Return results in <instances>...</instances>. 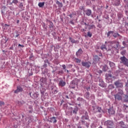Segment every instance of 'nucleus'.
Instances as JSON below:
<instances>
[{
    "label": "nucleus",
    "mask_w": 128,
    "mask_h": 128,
    "mask_svg": "<svg viewBox=\"0 0 128 128\" xmlns=\"http://www.w3.org/2000/svg\"><path fill=\"white\" fill-rule=\"evenodd\" d=\"M38 96H40V94H36V93H34L32 94V98H34V100H36L38 98Z\"/></svg>",
    "instance_id": "dca6fc26"
},
{
    "label": "nucleus",
    "mask_w": 128,
    "mask_h": 128,
    "mask_svg": "<svg viewBox=\"0 0 128 128\" xmlns=\"http://www.w3.org/2000/svg\"><path fill=\"white\" fill-rule=\"evenodd\" d=\"M122 44H124V46H126V42H123Z\"/></svg>",
    "instance_id": "3c124183"
},
{
    "label": "nucleus",
    "mask_w": 128,
    "mask_h": 128,
    "mask_svg": "<svg viewBox=\"0 0 128 128\" xmlns=\"http://www.w3.org/2000/svg\"><path fill=\"white\" fill-rule=\"evenodd\" d=\"M78 79H74V80H73L72 82V84H70V88H74L76 86H78Z\"/></svg>",
    "instance_id": "39448f33"
},
{
    "label": "nucleus",
    "mask_w": 128,
    "mask_h": 128,
    "mask_svg": "<svg viewBox=\"0 0 128 128\" xmlns=\"http://www.w3.org/2000/svg\"><path fill=\"white\" fill-rule=\"evenodd\" d=\"M85 12L86 16H92V10L90 9H88L87 10H86L85 11Z\"/></svg>",
    "instance_id": "ddd939ff"
},
{
    "label": "nucleus",
    "mask_w": 128,
    "mask_h": 128,
    "mask_svg": "<svg viewBox=\"0 0 128 128\" xmlns=\"http://www.w3.org/2000/svg\"><path fill=\"white\" fill-rule=\"evenodd\" d=\"M12 2L13 4H18V0H13Z\"/></svg>",
    "instance_id": "473e14b6"
},
{
    "label": "nucleus",
    "mask_w": 128,
    "mask_h": 128,
    "mask_svg": "<svg viewBox=\"0 0 128 128\" xmlns=\"http://www.w3.org/2000/svg\"><path fill=\"white\" fill-rule=\"evenodd\" d=\"M122 64L126 66H128V60L124 56L123 57H121L120 58Z\"/></svg>",
    "instance_id": "20e7f679"
},
{
    "label": "nucleus",
    "mask_w": 128,
    "mask_h": 128,
    "mask_svg": "<svg viewBox=\"0 0 128 128\" xmlns=\"http://www.w3.org/2000/svg\"><path fill=\"white\" fill-rule=\"evenodd\" d=\"M124 102H128V96L126 95L124 97Z\"/></svg>",
    "instance_id": "a878e982"
},
{
    "label": "nucleus",
    "mask_w": 128,
    "mask_h": 128,
    "mask_svg": "<svg viewBox=\"0 0 128 128\" xmlns=\"http://www.w3.org/2000/svg\"><path fill=\"white\" fill-rule=\"evenodd\" d=\"M18 8H20L21 10H24V4H22V2H21Z\"/></svg>",
    "instance_id": "412c9836"
},
{
    "label": "nucleus",
    "mask_w": 128,
    "mask_h": 128,
    "mask_svg": "<svg viewBox=\"0 0 128 128\" xmlns=\"http://www.w3.org/2000/svg\"><path fill=\"white\" fill-rule=\"evenodd\" d=\"M82 124H84L86 128H88V126L90 125V124L88 122H86L84 120H82Z\"/></svg>",
    "instance_id": "5701e85b"
},
{
    "label": "nucleus",
    "mask_w": 128,
    "mask_h": 128,
    "mask_svg": "<svg viewBox=\"0 0 128 128\" xmlns=\"http://www.w3.org/2000/svg\"><path fill=\"white\" fill-rule=\"evenodd\" d=\"M119 124L121 126V128H126V124H124L123 122H120Z\"/></svg>",
    "instance_id": "f3484780"
},
{
    "label": "nucleus",
    "mask_w": 128,
    "mask_h": 128,
    "mask_svg": "<svg viewBox=\"0 0 128 128\" xmlns=\"http://www.w3.org/2000/svg\"><path fill=\"white\" fill-rule=\"evenodd\" d=\"M112 34L114 38H117V36H120V34H118V33H113Z\"/></svg>",
    "instance_id": "cd10ccee"
},
{
    "label": "nucleus",
    "mask_w": 128,
    "mask_h": 128,
    "mask_svg": "<svg viewBox=\"0 0 128 128\" xmlns=\"http://www.w3.org/2000/svg\"><path fill=\"white\" fill-rule=\"evenodd\" d=\"M62 68H63V70H65V72H66V65L65 64H62Z\"/></svg>",
    "instance_id": "e433bc0d"
},
{
    "label": "nucleus",
    "mask_w": 128,
    "mask_h": 128,
    "mask_svg": "<svg viewBox=\"0 0 128 128\" xmlns=\"http://www.w3.org/2000/svg\"><path fill=\"white\" fill-rule=\"evenodd\" d=\"M94 28H96V26L94 24L89 25L88 26V29L89 30H92Z\"/></svg>",
    "instance_id": "393cba45"
},
{
    "label": "nucleus",
    "mask_w": 128,
    "mask_h": 128,
    "mask_svg": "<svg viewBox=\"0 0 128 128\" xmlns=\"http://www.w3.org/2000/svg\"><path fill=\"white\" fill-rule=\"evenodd\" d=\"M84 96H86V98H90V92H86L84 94Z\"/></svg>",
    "instance_id": "c85d7f7f"
},
{
    "label": "nucleus",
    "mask_w": 128,
    "mask_h": 128,
    "mask_svg": "<svg viewBox=\"0 0 128 128\" xmlns=\"http://www.w3.org/2000/svg\"><path fill=\"white\" fill-rule=\"evenodd\" d=\"M17 24H20V20H17Z\"/></svg>",
    "instance_id": "6e6d98bb"
},
{
    "label": "nucleus",
    "mask_w": 128,
    "mask_h": 128,
    "mask_svg": "<svg viewBox=\"0 0 128 128\" xmlns=\"http://www.w3.org/2000/svg\"><path fill=\"white\" fill-rule=\"evenodd\" d=\"M100 58L98 56L96 55L94 56V60L96 62H100Z\"/></svg>",
    "instance_id": "f8f14e48"
},
{
    "label": "nucleus",
    "mask_w": 128,
    "mask_h": 128,
    "mask_svg": "<svg viewBox=\"0 0 128 128\" xmlns=\"http://www.w3.org/2000/svg\"><path fill=\"white\" fill-rule=\"evenodd\" d=\"M58 74H64V70H62L58 71Z\"/></svg>",
    "instance_id": "ea45409f"
},
{
    "label": "nucleus",
    "mask_w": 128,
    "mask_h": 128,
    "mask_svg": "<svg viewBox=\"0 0 128 128\" xmlns=\"http://www.w3.org/2000/svg\"><path fill=\"white\" fill-rule=\"evenodd\" d=\"M2 8H4V10L6 8V6H2Z\"/></svg>",
    "instance_id": "603ef678"
},
{
    "label": "nucleus",
    "mask_w": 128,
    "mask_h": 128,
    "mask_svg": "<svg viewBox=\"0 0 128 128\" xmlns=\"http://www.w3.org/2000/svg\"><path fill=\"white\" fill-rule=\"evenodd\" d=\"M4 106V102L0 101V106Z\"/></svg>",
    "instance_id": "72a5a7b5"
},
{
    "label": "nucleus",
    "mask_w": 128,
    "mask_h": 128,
    "mask_svg": "<svg viewBox=\"0 0 128 128\" xmlns=\"http://www.w3.org/2000/svg\"><path fill=\"white\" fill-rule=\"evenodd\" d=\"M108 112L109 114H114L115 112L114 110V109L110 108L108 110Z\"/></svg>",
    "instance_id": "2eb2a0df"
},
{
    "label": "nucleus",
    "mask_w": 128,
    "mask_h": 128,
    "mask_svg": "<svg viewBox=\"0 0 128 128\" xmlns=\"http://www.w3.org/2000/svg\"><path fill=\"white\" fill-rule=\"evenodd\" d=\"M10 50H14V46L10 47Z\"/></svg>",
    "instance_id": "09e8293b"
},
{
    "label": "nucleus",
    "mask_w": 128,
    "mask_h": 128,
    "mask_svg": "<svg viewBox=\"0 0 128 128\" xmlns=\"http://www.w3.org/2000/svg\"><path fill=\"white\" fill-rule=\"evenodd\" d=\"M0 120H2V117H0Z\"/></svg>",
    "instance_id": "680f3d73"
},
{
    "label": "nucleus",
    "mask_w": 128,
    "mask_h": 128,
    "mask_svg": "<svg viewBox=\"0 0 128 128\" xmlns=\"http://www.w3.org/2000/svg\"><path fill=\"white\" fill-rule=\"evenodd\" d=\"M66 83L64 81V80H62V79H61L60 80V81L58 83V86H62V88L63 86H66Z\"/></svg>",
    "instance_id": "6e6552de"
},
{
    "label": "nucleus",
    "mask_w": 128,
    "mask_h": 128,
    "mask_svg": "<svg viewBox=\"0 0 128 128\" xmlns=\"http://www.w3.org/2000/svg\"><path fill=\"white\" fill-rule=\"evenodd\" d=\"M109 65L110 66V67L112 68H114L116 66V64L112 62H109Z\"/></svg>",
    "instance_id": "a211bd4d"
},
{
    "label": "nucleus",
    "mask_w": 128,
    "mask_h": 128,
    "mask_svg": "<svg viewBox=\"0 0 128 128\" xmlns=\"http://www.w3.org/2000/svg\"><path fill=\"white\" fill-rule=\"evenodd\" d=\"M92 32H88V36L89 38H92Z\"/></svg>",
    "instance_id": "2f4dec72"
},
{
    "label": "nucleus",
    "mask_w": 128,
    "mask_h": 128,
    "mask_svg": "<svg viewBox=\"0 0 128 128\" xmlns=\"http://www.w3.org/2000/svg\"><path fill=\"white\" fill-rule=\"evenodd\" d=\"M100 49L102 50H107L108 48H106V45L102 44L101 47H100Z\"/></svg>",
    "instance_id": "4be33fe9"
},
{
    "label": "nucleus",
    "mask_w": 128,
    "mask_h": 128,
    "mask_svg": "<svg viewBox=\"0 0 128 128\" xmlns=\"http://www.w3.org/2000/svg\"><path fill=\"white\" fill-rule=\"evenodd\" d=\"M49 27L50 28H54V23H52V22H50V26H49Z\"/></svg>",
    "instance_id": "7c9ffc66"
},
{
    "label": "nucleus",
    "mask_w": 128,
    "mask_h": 128,
    "mask_svg": "<svg viewBox=\"0 0 128 128\" xmlns=\"http://www.w3.org/2000/svg\"><path fill=\"white\" fill-rule=\"evenodd\" d=\"M52 93L53 94H58V90L53 89Z\"/></svg>",
    "instance_id": "f704fd0d"
},
{
    "label": "nucleus",
    "mask_w": 128,
    "mask_h": 128,
    "mask_svg": "<svg viewBox=\"0 0 128 128\" xmlns=\"http://www.w3.org/2000/svg\"><path fill=\"white\" fill-rule=\"evenodd\" d=\"M56 4H58V8H62V3L60 2L58 0L56 1Z\"/></svg>",
    "instance_id": "6ab92c4d"
},
{
    "label": "nucleus",
    "mask_w": 128,
    "mask_h": 128,
    "mask_svg": "<svg viewBox=\"0 0 128 128\" xmlns=\"http://www.w3.org/2000/svg\"><path fill=\"white\" fill-rule=\"evenodd\" d=\"M99 86H101V88H104V82L102 80L100 81Z\"/></svg>",
    "instance_id": "aec40b11"
},
{
    "label": "nucleus",
    "mask_w": 128,
    "mask_h": 128,
    "mask_svg": "<svg viewBox=\"0 0 128 128\" xmlns=\"http://www.w3.org/2000/svg\"><path fill=\"white\" fill-rule=\"evenodd\" d=\"M20 36V34H17L15 36V38H18Z\"/></svg>",
    "instance_id": "de8ad7c7"
},
{
    "label": "nucleus",
    "mask_w": 128,
    "mask_h": 128,
    "mask_svg": "<svg viewBox=\"0 0 128 128\" xmlns=\"http://www.w3.org/2000/svg\"><path fill=\"white\" fill-rule=\"evenodd\" d=\"M104 126H106L108 128H114V122L110 120H108L104 123Z\"/></svg>",
    "instance_id": "f03ea898"
},
{
    "label": "nucleus",
    "mask_w": 128,
    "mask_h": 128,
    "mask_svg": "<svg viewBox=\"0 0 128 128\" xmlns=\"http://www.w3.org/2000/svg\"><path fill=\"white\" fill-rule=\"evenodd\" d=\"M29 108H30V110H32V106H30Z\"/></svg>",
    "instance_id": "8fccbe9b"
},
{
    "label": "nucleus",
    "mask_w": 128,
    "mask_h": 128,
    "mask_svg": "<svg viewBox=\"0 0 128 128\" xmlns=\"http://www.w3.org/2000/svg\"><path fill=\"white\" fill-rule=\"evenodd\" d=\"M57 120L56 119V117L52 116L50 118V122H54V124H56V122Z\"/></svg>",
    "instance_id": "4468645a"
},
{
    "label": "nucleus",
    "mask_w": 128,
    "mask_h": 128,
    "mask_svg": "<svg viewBox=\"0 0 128 128\" xmlns=\"http://www.w3.org/2000/svg\"><path fill=\"white\" fill-rule=\"evenodd\" d=\"M110 44H111L112 48H118L120 46V42L116 41H112L110 42Z\"/></svg>",
    "instance_id": "7ed1b4c3"
},
{
    "label": "nucleus",
    "mask_w": 128,
    "mask_h": 128,
    "mask_svg": "<svg viewBox=\"0 0 128 128\" xmlns=\"http://www.w3.org/2000/svg\"><path fill=\"white\" fill-rule=\"evenodd\" d=\"M105 44H106V42H105Z\"/></svg>",
    "instance_id": "69168bd1"
},
{
    "label": "nucleus",
    "mask_w": 128,
    "mask_h": 128,
    "mask_svg": "<svg viewBox=\"0 0 128 128\" xmlns=\"http://www.w3.org/2000/svg\"><path fill=\"white\" fill-rule=\"evenodd\" d=\"M106 68V66H104L103 67V70L104 72H106V69H105Z\"/></svg>",
    "instance_id": "58836bf2"
},
{
    "label": "nucleus",
    "mask_w": 128,
    "mask_h": 128,
    "mask_svg": "<svg viewBox=\"0 0 128 128\" xmlns=\"http://www.w3.org/2000/svg\"><path fill=\"white\" fill-rule=\"evenodd\" d=\"M84 24H85V26H88V24H86V23H84Z\"/></svg>",
    "instance_id": "864d4df0"
},
{
    "label": "nucleus",
    "mask_w": 128,
    "mask_h": 128,
    "mask_svg": "<svg viewBox=\"0 0 128 128\" xmlns=\"http://www.w3.org/2000/svg\"><path fill=\"white\" fill-rule=\"evenodd\" d=\"M99 22H100V20H99Z\"/></svg>",
    "instance_id": "774afa93"
},
{
    "label": "nucleus",
    "mask_w": 128,
    "mask_h": 128,
    "mask_svg": "<svg viewBox=\"0 0 128 128\" xmlns=\"http://www.w3.org/2000/svg\"><path fill=\"white\" fill-rule=\"evenodd\" d=\"M18 46H22V48H24V46L18 44Z\"/></svg>",
    "instance_id": "37998d69"
},
{
    "label": "nucleus",
    "mask_w": 128,
    "mask_h": 128,
    "mask_svg": "<svg viewBox=\"0 0 128 128\" xmlns=\"http://www.w3.org/2000/svg\"><path fill=\"white\" fill-rule=\"evenodd\" d=\"M69 40H70V42L72 43V44H78V40H74V38H69Z\"/></svg>",
    "instance_id": "9b49d317"
},
{
    "label": "nucleus",
    "mask_w": 128,
    "mask_h": 128,
    "mask_svg": "<svg viewBox=\"0 0 128 128\" xmlns=\"http://www.w3.org/2000/svg\"><path fill=\"white\" fill-rule=\"evenodd\" d=\"M92 64L90 62H82V65L86 68H90Z\"/></svg>",
    "instance_id": "1a4fd4ad"
},
{
    "label": "nucleus",
    "mask_w": 128,
    "mask_h": 128,
    "mask_svg": "<svg viewBox=\"0 0 128 128\" xmlns=\"http://www.w3.org/2000/svg\"><path fill=\"white\" fill-rule=\"evenodd\" d=\"M108 76H110V78H112V74H109Z\"/></svg>",
    "instance_id": "5fc2aeb1"
},
{
    "label": "nucleus",
    "mask_w": 128,
    "mask_h": 128,
    "mask_svg": "<svg viewBox=\"0 0 128 128\" xmlns=\"http://www.w3.org/2000/svg\"><path fill=\"white\" fill-rule=\"evenodd\" d=\"M78 112V108H75L74 110H72L73 114H76V112Z\"/></svg>",
    "instance_id": "c756f323"
},
{
    "label": "nucleus",
    "mask_w": 128,
    "mask_h": 128,
    "mask_svg": "<svg viewBox=\"0 0 128 128\" xmlns=\"http://www.w3.org/2000/svg\"><path fill=\"white\" fill-rule=\"evenodd\" d=\"M24 90L20 86H17L16 90L14 91V94H18V92H22Z\"/></svg>",
    "instance_id": "0eeeda50"
},
{
    "label": "nucleus",
    "mask_w": 128,
    "mask_h": 128,
    "mask_svg": "<svg viewBox=\"0 0 128 128\" xmlns=\"http://www.w3.org/2000/svg\"><path fill=\"white\" fill-rule=\"evenodd\" d=\"M66 98H68V96H66Z\"/></svg>",
    "instance_id": "bf43d9fd"
},
{
    "label": "nucleus",
    "mask_w": 128,
    "mask_h": 128,
    "mask_svg": "<svg viewBox=\"0 0 128 128\" xmlns=\"http://www.w3.org/2000/svg\"><path fill=\"white\" fill-rule=\"evenodd\" d=\"M80 49H79L76 52V55L77 56H78V54H80Z\"/></svg>",
    "instance_id": "4c0bfd02"
},
{
    "label": "nucleus",
    "mask_w": 128,
    "mask_h": 128,
    "mask_svg": "<svg viewBox=\"0 0 128 128\" xmlns=\"http://www.w3.org/2000/svg\"><path fill=\"white\" fill-rule=\"evenodd\" d=\"M52 72H54V71H52Z\"/></svg>",
    "instance_id": "0e129e2a"
},
{
    "label": "nucleus",
    "mask_w": 128,
    "mask_h": 128,
    "mask_svg": "<svg viewBox=\"0 0 128 128\" xmlns=\"http://www.w3.org/2000/svg\"><path fill=\"white\" fill-rule=\"evenodd\" d=\"M38 6L39 8H42L44 6V2H40L38 3Z\"/></svg>",
    "instance_id": "b1692460"
},
{
    "label": "nucleus",
    "mask_w": 128,
    "mask_h": 128,
    "mask_svg": "<svg viewBox=\"0 0 128 128\" xmlns=\"http://www.w3.org/2000/svg\"><path fill=\"white\" fill-rule=\"evenodd\" d=\"M114 34V32L113 31H110L107 33V36L108 38V36H110V34Z\"/></svg>",
    "instance_id": "bb28decb"
},
{
    "label": "nucleus",
    "mask_w": 128,
    "mask_h": 128,
    "mask_svg": "<svg viewBox=\"0 0 128 128\" xmlns=\"http://www.w3.org/2000/svg\"><path fill=\"white\" fill-rule=\"evenodd\" d=\"M80 100V98H78V100Z\"/></svg>",
    "instance_id": "e2e57ef3"
},
{
    "label": "nucleus",
    "mask_w": 128,
    "mask_h": 128,
    "mask_svg": "<svg viewBox=\"0 0 128 128\" xmlns=\"http://www.w3.org/2000/svg\"><path fill=\"white\" fill-rule=\"evenodd\" d=\"M84 116H82V120H88V112L84 111Z\"/></svg>",
    "instance_id": "9d476101"
},
{
    "label": "nucleus",
    "mask_w": 128,
    "mask_h": 128,
    "mask_svg": "<svg viewBox=\"0 0 128 128\" xmlns=\"http://www.w3.org/2000/svg\"><path fill=\"white\" fill-rule=\"evenodd\" d=\"M68 16H70V18H72L74 16V14H69Z\"/></svg>",
    "instance_id": "a19ab883"
},
{
    "label": "nucleus",
    "mask_w": 128,
    "mask_h": 128,
    "mask_svg": "<svg viewBox=\"0 0 128 128\" xmlns=\"http://www.w3.org/2000/svg\"><path fill=\"white\" fill-rule=\"evenodd\" d=\"M86 88V90L88 92L90 91V87H87Z\"/></svg>",
    "instance_id": "79ce46f5"
},
{
    "label": "nucleus",
    "mask_w": 128,
    "mask_h": 128,
    "mask_svg": "<svg viewBox=\"0 0 128 128\" xmlns=\"http://www.w3.org/2000/svg\"><path fill=\"white\" fill-rule=\"evenodd\" d=\"M32 58V55H30V58Z\"/></svg>",
    "instance_id": "4d7b16f0"
},
{
    "label": "nucleus",
    "mask_w": 128,
    "mask_h": 128,
    "mask_svg": "<svg viewBox=\"0 0 128 128\" xmlns=\"http://www.w3.org/2000/svg\"><path fill=\"white\" fill-rule=\"evenodd\" d=\"M114 84L116 86V88H122L124 86V84L120 81V80H117L114 82Z\"/></svg>",
    "instance_id": "423d86ee"
},
{
    "label": "nucleus",
    "mask_w": 128,
    "mask_h": 128,
    "mask_svg": "<svg viewBox=\"0 0 128 128\" xmlns=\"http://www.w3.org/2000/svg\"><path fill=\"white\" fill-rule=\"evenodd\" d=\"M97 18H98V16Z\"/></svg>",
    "instance_id": "338daca9"
},
{
    "label": "nucleus",
    "mask_w": 128,
    "mask_h": 128,
    "mask_svg": "<svg viewBox=\"0 0 128 128\" xmlns=\"http://www.w3.org/2000/svg\"><path fill=\"white\" fill-rule=\"evenodd\" d=\"M122 96H124V91L122 90H118V93L114 95V98L116 100H122Z\"/></svg>",
    "instance_id": "f257e3e1"
},
{
    "label": "nucleus",
    "mask_w": 128,
    "mask_h": 128,
    "mask_svg": "<svg viewBox=\"0 0 128 128\" xmlns=\"http://www.w3.org/2000/svg\"><path fill=\"white\" fill-rule=\"evenodd\" d=\"M29 94H30V96H32V92H30Z\"/></svg>",
    "instance_id": "13d9d810"
},
{
    "label": "nucleus",
    "mask_w": 128,
    "mask_h": 128,
    "mask_svg": "<svg viewBox=\"0 0 128 128\" xmlns=\"http://www.w3.org/2000/svg\"><path fill=\"white\" fill-rule=\"evenodd\" d=\"M76 62H80V60L78 59H76Z\"/></svg>",
    "instance_id": "c03bdc74"
},
{
    "label": "nucleus",
    "mask_w": 128,
    "mask_h": 128,
    "mask_svg": "<svg viewBox=\"0 0 128 128\" xmlns=\"http://www.w3.org/2000/svg\"><path fill=\"white\" fill-rule=\"evenodd\" d=\"M70 24H74V22H72V20L70 21Z\"/></svg>",
    "instance_id": "a18cd8bd"
},
{
    "label": "nucleus",
    "mask_w": 128,
    "mask_h": 128,
    "mask_svg": "<svg viewBox=\"0 0 128 128\" xmlns=\"http://www.w3.org/2000/svg\"><path fill=\"white\" fill-rule=\"evenodd\" d=\"M97 110H98V112H100L101 110H102V108L100 107H98L97 108Z\"/></svg>",
    "instance_id": "c9c22d12"
},
{
    "label": "nucleus",
    "mask_w": 128,
    "mask_h": 128,
    "mask_svg": "<svg viewBox=\"0 0 128 128\" xmlns=\"http://www.w3.org/2000/svg\"><path fill=\"white\" fill-rule=\"evenodd\" d=\"M66 72H70V71H68V70H66Z\"/></svg>",
    "instance_id": "052dcab7"
},
{
    "label": "nucleus",
    "mask_w": 128,
    "mask_h": 128,
    "mask_svg": "<svg viewBox=\"0 0 128 128\" xmlns=\"http://www.w3.org/2000/svg\"><path fill=\"white\" fill-rule=\"evenodd\" d=\"M28 112L30 114H32V109H30V110Z\"/></svg>",
    "instance_id": "49530a36"
}]
</instances>
